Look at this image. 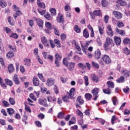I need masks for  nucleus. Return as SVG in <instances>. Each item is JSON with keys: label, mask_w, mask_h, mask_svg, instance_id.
I'll return each instance as SVG.
<instances>
[{"label": "nucleus", "mask_w": 130, "mask_h": 130, "mask_svg": "<svg viewBox=\"0 0 130 130\" xmlns=\"http://www.w3.org/2000/svg\"><path fill=\"white\" fill-rule=\"evenodd\" d=\"M49 11L51 13L52 16H56V10L55 8L50 9Z\"/></svg>", "instance_id": "37"}, {"label": "nucleus", "mask_w": 130, "mask_h": 130, "mask_svg": "<svg viewBox=\"0 0 130 130\" xmlns=\"http://www.w3.org/2000/svg\"><path fill=\"white\" fill-rule=\"evenodd\" d=\"M24 109H25V111L27 112H28L29 113H31V110L30 108V107L29 106H27L26 105H25V108H24Z\"/></svg>", "instance_id": "60"}, {"label": "nucleus", "mask_w": 130, "mask_h": 130, "mask_svg": "<svg viewBox=\"0 0 130 130\" xmlns=\"http://www.w3.org/2000/svg\"><path fill=\"white\" fill-rule=\"evenodd\" d=\"M2 104L3 105L4 107H9L10 104L9 102L7 101H2Z\"/></svg>", "instance_id": "47"}, {"label": "nucleus", "mask_w": 130, "mask_h": 130, "mask_svg": "<svg viewBox=\"0 0 130 130\" xmlns=\"http://www.w3.org/2000/svg\"><path fill=\"white\" fill-rule=\"evenodd\" d=\"M91 80L94 83H98L100 82V78L95 74H92L91 76Z\"/></svg>", "instance_id": "11"}, {"label": "nucleus", "mask_w": 130, "mask_h": 130, "mask_svg": "<svg viewBox=\"0 0 130 130\" xmlns=\"http://www.w3.org/2000/svg\"><path fill=\"white\" fill-rule=\"evenodd\" d=\"M7 113H8L10 116H11L13 114H15V111L13 109H12L11 108H7Z\"/></svg>", "instance_id": "29"}, {"label": "nucleus", "mask_w": 130, "mask_h": 130, "mask_svg": "<svg viewBox=\"0 0 130 130\" xmlns=\"http://www.w3.org/2000/svg\"><path fill=\"white\" fill-rule=\"evenodd\" d=\"M6 56L8 58H12L14 56V54L13 52L10 51L7 53Z\"/></svg>", "instance_id": "43"}, {"label": "nucleus", "mask_w": 130, "mask_h": 130, "mask_svg": "<svg viewBox=\"0 0 130 130\" xmlns=\"http://www.w3.org/2000/svg\"><path fill=\"white\" fill-rule=\"evenodd\" d=\"M41 2H42V0H37V4L38 7L41 9H45L46 8V5L44 3Z\"/></svg>", "instance_id": "12"}, {"label": "nucleus", "mask_w": 130, "mask_h": 130, "mask_svg": "<svg viewBox=\"0 0 130 130\" xmlns=\"http://www.w3.org/2000/svg\"><path fill=\"white\" fill-rule=\"evenodd\" d=\"M108 88L113 89L115 87V84L112 81H109L107 82Z\"/></svg>", "instance_id": "27"}, {"label": "nucleus", "mask_w": 130, "mask_h": 130, "mask_svg": "<svg viewBox=\"0 0 130 130\" xmlns=\"http://www.w3.org/2000/svg\"><path fill=\"white\" fill-rule=\"evenodd\" d=\"M44 18H45L48 20H51L53 19L52 17L50 14V13H46L45 15H44Z\"/></svg>", "instance_id": "42"}, {"label": "nucleus", "mask_w": 130, "mask_h": 130, "mask_svg": "<svg viewBox=\"0 0 130 130\" xmlns=\"http://www.w3.org/2000/svg\"><path fill=\"white\" fill-rule=\"evenodd\" d=\"M123 53H124L126 55H128L130 54V50L127 48H125L123 50Z\"/></svg>", "instance_id": "49"}, {"label": "nucleus", "mask_w": 130, "mask_h": 130, "mask_svg": "<svg viewBox=\"0 0 130 130\" xmlns=\"http://www.w3.org/2000/svg\"><path fill=\"white\" fill-rule=\"evenodd\" d=\"M99 91L100 89L99 88L97 87L94 88V89H92L91 90V93L93 95V96H94V98L93 99V100H94V101H96L99 97Z\"/></svg>", "instance_id": "3"}, {"label": "nucleus", "mask_w": 130, "mask_h": 130, "mask_svg": "<svg viewBox=\"0 0 130 130\" xmlns=\"http://www.w3.org/2000/svg\"><path fill=\"white\" fill-rule=\"evenodd\" d=\"M125 82V77L123 76H121L116 80L117 83H123Z\"/></svg>", "instance_id": "26"}, {"label": "nucleus", "mask_w": 130, "mask_h": 130, "mask_svg": "<svg viewBox=\"0 0 130 130\" xmlns=\"http://www.w3.org/2000/svg\"><path fill=\"white\" fill-rule=\"evenodd\" d=\"M8 71L9 73H14L15 71V68L13 66V64H10L8 66Z\"/></svg>", "instance_id": "30"}, {"label": "nucleus", "mask_w": 130, "mask_h": 130, "mask_svg": "<svg viewBox=\"0 0 130 130\" xmlns=\"http://www.w3.org/2000/svg\"><path fill=\"white\" fill-rule=\"evenodd\" d=\"M113 46H114V45H112L104 43V45H103L104 50H105V51H107V50L110 49Z\"/></svg>", "instance_id": "24"}, {"label": "nucleus", "mask_w": 130, "mask_h": 130, "mask_svg": "<svg viewBox=\"0 0 130 130\" xmlns=\"http://www.w3.org/2000/svg\"><path fill=\"white\" fill-rule=\"evenodd\" d=\"M129 42H130V39L128 38H125L123 41V43H124V44H128Z\"/></svg>", "instance_id": "62"}, {"label": "nucleus", "mask_w": 130, "mask_h": 130, "mask_svg": "<svg viewBox=\"0 0 130 130\" xmlns=\"http://www.w3.org/2000/svg\"><path fill=\"white\" fill-rule=\"evenodd\" d=\"M7 5L5 0H0V6L2 8H6Z\"/></svg>", "instance_id": "34"}, {"label": "nucleus", "mask_w": 130, "mask_h": 130, "mask_svg": "<svg viewBox=\"0 0 130 130\" xmlns=\"http://www.w3.org/2000/svg\"><path fill=\"white\" fill-rule=\"evenodd\" d=\"M53 29H54L55 35H56L58 37H59L60 33H59V30H58V29L56 27H54Z\"/></svg>", "instance_id": "52"}, {"label": "nucleus", "mask_w": 130, "mask_h": 130, "mask_svg": "<svg viewBox=\"0 0 130 130\" xmlns=\"http://www.w3.org/2000/svg\"><path fill=\"white\" fill-rule=\"evenodd\" d=\"M38 103L41 106H43L44 107H48L49 106V105L46 101V99H44V100H42V99H39Z\"/></svg>", "instance_id": "8"}, {"label": "nucleus", "mask_w": 130, "mask_h": 130, "mask_svg": "<svg viewBox=\"0 0 130 130\" xmlns=\"http://www.w3.org/2000/svg\"><path fill=\"white\" fill-rule=\"evenodd\" d=\"M38 11L39 14L42 16L44 15L46 13V10H41L40 9H38Z\"/></svg>", "instance_id": "63"}, {"label": "nucleus", "mask_w": 130, "mask_h": 130, "mask_svg": "<svg viewBox=\"0 0 130 130\" xmlns=\"http://www.w3.org/2000/svg\"><path fill=\"white\" fill-rule=\"evenodd\" d=\"M24 66H26L27 67H30L31 64V60L30 59H28L25 58L23 60Z\"/></svg>", "instance_id": "22"}, {"label": "nucleus", "mask_w": 130, "mask_h": 130, "mask_svg": "<svg viewBox=\"0 0 130 130\" xmlns=\"http://www.w3.org/2000/svg\"><path fill=\"white\" fill-rule=\"evenodd\" d=\"M83 78L84 79L85 86H88L89 84V82H88V77L87 76H84Z\"/></svg>", "instance_id": "54"}, {"label": "nucleus", "mask_w": 130, "mask_h": 130, "mask_svg": "<svg viewBox=\"0 0 130 130\" xmlns=\"http://www.w3.org/2000/svg\"><path fill=\"white\" fill-rule=\"evenodd\" d=\"M49 43L51 48L54 49L55 47V44L53 40H49Z\"/></svg>", "instance_id": "58"}, {"label": "nucleus", "mask_w": 130, "mask_h": 130, "mask_svg": "<svg viewBox=\"0 0 130 130\" xmlns=\"http://www.w3.org/2000/svg\"><path fill=\"white\" fill-rule=\"evenodd\" d=\"M101 52L99 49L96 50L94 52V57L96 60H98L100 58H101Z\"/></svg>", "instance_id": "10"}, {"label": "nucleus", "mask_w": 130, "mask_h": 130, "mask_svg": "<svg viewBox=\"0 0 130 130\" xmlns=\"http://www.w3.org/2000/svg\"><path fill=\"white\" fill-rule=\"evenodd\" d=\"M73 51L70 52L69 54H68V56L63 58L62 60V62L68 61V60H71L72 57H73Z\"/></svg>", "instance_id": "14"}, {"label": "nucleus", "mask_w": 130, "mask_h": 130, "mask_svg": "<svg viewBox=\"0 0 130 130\" xmlns=\"http://www.w3.org/2000/svg\"><path fill=\"white\" fill-rule=\"evenodd\" d=\"M107 29H108L107 35L109 36L112 37L114 35V32L112 31V28H111V26L110 25L107 26Z\"/></svg>", "instance_id": "15"}, {"label": "nucleus", "mask_w": 130, "mask_h": 130, "mask_svg": "<svg viewBox=\"0 0 130 130\" xmlns=\"http://www.w3.org/2000/svg\"><path fill=\"white\" fill-rule=\"evenodd\" d=\"M62 63L63 66H65L70 71H73L74 68H75L76 63L73 62H69L67 61H62Z\"/></svg>", "instance_id": "1"}, {"label": "nucleus", "mask_w": 130, "mask_h": 130, "mask_svg": "<svg viewBox=\"0 0 130 130\" xmlns=\"http://www.w3.org/2000/svg\"><path fill=\"white\" fill-rule=\"evenodd\" d=\"M77 102L79 104V105H82L84 104V101L81 99V96H78L77 99Z\"/></svg>", "instance_id": "32"}, {"label": "nucleus", "mask_w": 130, "mask_h": 130, "mask_svg": "<svg viewBox=\"0 0 130 130\" xmlns=\"http://www.w3.org/2000/svg\"><path fill=\"white\" fill-rule=\"evenodd\" d=\"M38 77L41 80V81H42L43 82H46V80L43 77V76L42 74H38Z\"/></svg>", "instance_id": "51"}, {"label": "nucleus", "mask_w": 130, "mask_h": 130, "mask_svg": "<svg viewBox=\"0 0 130 130\" xmlns=\"http://www.w3.org/2000/svg\"><path fill=\"white\" fill-rule=\"evenodd\" d=\"M115 31H116V32L118 33L119 35H121L122 36H124L126 35L124 30L119 29L117 27L115 28Z\"/></svg>", "instance_id": "21"}, {"label": "nucleus", "mask_w": 130, "mask_h": 130, "mask_svg": "<svg viewBox=\"0 0 130 130\" xmlns=\"http://www.w3.org/2000/svg\"><path fill=\"white\" fill-rule=\"evenodd\" d=\"M83 37H84L85 39L89 38V34L88 33V31H87V29L86 28L83 30Z\"/></svg>", "instance_id": "28"}, {"label": "nucleus", "mask_w": 130, "mask_h": 130, "mask_svg": "<svg viewBox=\"0 0 130 130\" xmlns=\"http://www.w3.org/2000/svg\"><path fill=\"white\" fill-rule=\"evenodd\" d=\"M10 38H13L15 39H17L19 38V36L16 33H12L10 35Z\"/></svg>", "instance_id": "55"}, {"label": "nucleus", "mask_w": 130, "mask_h": 130, "mask_svg": "<svg viewBox=\"0 0 130 130\" xmlns=\"http://www.w3.org/2000/svg\"><path fill=\"white\" fill-rule=\"evenodd\" d=\"M9 101L10 103V105H14L16 104L14 99L12 98H10L9 100Z\"/></svg>", "instance_id": "61"}, {"label": "nucleus", "mask_w": 130, "mask_h": 130, "mask_svg": "<svg viewBox=\"0 0 130 130\" xmlns=\"http://www.w3.org/2000/svg\"><path fill=\"white\" fill-rule=\"evenodd\" d=\"M129 73V71H127V70L122 71V74L126 78H127L130 76Z\"/></svg>", "instance_id": "44"}, {"label": "nucleus", "mask_w": 130, "mask_h": 130, "mask_svg": "<svg viewBox=\"0 0 130 130\" xmlns=\"http://www.w3.org/2000/svg\"><path fill=\"white\" fill-rule=\"evenodd\" d=\"M32 83H34V86H38L40 85V82L39 79L36 77H34L32 78Z\"/></svg>", "instance_id": "25"}, {"label": "nucleus", "mask_w": 130, "mask_h": 130, "mask_svg": "<svg viewBox=\"0 0 130 130\" xmlns=\"http://www.w3.org/2000/svg\"><path fill=\"white\" fill-rule=\"evenodd\" d=\"M117 3L120 6H124L126 5V3L122 0H117Z\"/></svg>", "instance_id": "33"}, {"label": "nucleus", "mask_w": 130, "mask_h": 130, "mask_svg": "<svg viewBox=\"0 0 130 130\" xmlns=\"http://www.w3.org/2000/svg\"><path fill=\"white\" fill-rule=\"evenodd\" d=\"M105 44H109L114 46V43L113 40L110 37H107L106 39V42H105Z\"/></svg>", "instance_id": "19"}, {"label": "nucleus", "mask_w": 130, "mask_h": 130, "mask_svg": "<svg viewBox=\"0 0 130 130\" xmlns=\"http://www.w3.org/2000/svg\"><path fill=\"white\" fill-rule=\"evenodd\" d=\"M45 26L47 28H48L49 30H51L52 24H51L50 22H46L45 23Z\"/></svg>", "instance_id": "57"}, {"label": "nucleus", "mask_w": 130, "mask_h": 130, "mask_svg": "<svg viewBox=\"0 0 130 130\" xmlns=\"http://www.w3.org/2000/svg\"><path fill=\"white\" fill-rule=\"evenodd\" d=\"M76 91V89L75 88H72L70 89L69 92L68 91L67 92V94H68V97L70 98V99L73 100L74 99V93Z\"/></svg>", "instance_id": "6"}, {"label": "nucleus", "mask_w": 130, "mask_h": 130, "mask_svg": "<svg viewBox=\"0 0 130 130\" xmlns=\"http://www.w3.org/2000/svg\"><path fill=\"white\" fill-rule=\"evenodd\" d=\"M110 89V88H108L106 89H103V93L106 94H110L111 93V91Z\"/></svg>", "instance_id": "46"}, {"label": "nucleus", "mask_w": 130, "mask_h": 130, "mask_svg": "<svg viewBox=\"0 0 130 130\" xmlns=\"http://www.w3.org/2000/svg\"><path fill=\"white\" fill-rule=\"evenodd\" d=\"M64 117V113L62 112H59L57 115V117L58 118L63 119Z\"/></svg>", "instance_id": "48"}, {"label": "nucleus", "mask_w": 130, "mask_h": 130, "mask_svg": "<svg viewBox=\"0 0 130 130\" xmlns=\"http://www.w3.org/2000/svg\"><path fill=\"white\" fill-rule=\"evenodd\" d=\"M53 42H54L55 44L56 45V47L58 48H60V47H61V45H60V41L58 39H55L53 41Z\"/></svg>", "instance_id": "31"}, {"label": "nucleus", "mask_w": 130, "mask_h": 130, "mask_svg": "<svg viewBox=\"0 0 130 130\" xmlns=\"http://www.w3.org/2000/svg\"><path fill=\"white\" fill-rule=\"evenodd\" d=\"M89 15L91 16L92 19H95L96 16H101L102 15V12L101 10H94L93 13L89 12Z\"/></svg>", "instance_id": "4"}, {"label": "nucleus", "mask_w": 130, "mask_h": 130, "mask_svg": "<svg viewBox=\"0 0 130 130\" xmlns=\"http://www.w3.org/2000/svg\"><path fill=\"white\" fill-rule=\"evenodd\" d=\"M0 84L2 88L4 89L7 88V85L4 82H3V80L2 77H0Z\"/></svg>", "instance_id": "41"}, {"label": "nucleus", "mask_w": 130, "mask_h": 130, "mask_svg": "<svg viewBox=\"0 0 130 130\" xmlns=\"http://www.w3.org/2000/svg\"><path fill=\"white\" fill-rule=\"evenodd\" d=\"M114 40L117 46H119L121 44V40L119 37L115 36L114 37Z\"/></svg>", "instance_id": "18"}, {"label": "nucleus", "mask_w": 130, "mask_h": 130, "mask_svg": "<svg viewBox=\"0 0 130 130\" xmlns=\"http://www.w3.org/2000/svg\"><path fill=\"white\" fill-rule=\"evenodd\" d=\"M36 21H37V23L40 28H43V21L42 19H41L40 18L36 19Z\"/></svg>", "instance_id": "20"}, {"label": "nucleus", "mask_w": 130, "mask_h": 130, "mask_svg": "<svg viewBox=\"0 0 130 130\" xmlns=\"http://www.w3.org/2000/svg\"><path fill=\"white\" fill-rule=\"evenodd\" d=\"M61 59L62 56L58 53H55L54 63L56 67L59 68L60 67V61Z\"/></svg>", "instance_id": "2"}, {"label": "nucleus", "mask_w": 130, "mask_h": 130, "mask_svg": "<svg viewBox=\"0 0 130 130\" xmlns=\"http://www.w3.org/2000/svg\"><path fill=\"white\" fill-rule=\"evenodd\" d=\"M54 82L55 80H54L53 78H49L48 80H47L46 85L50 87L54 85Z\"/></svg>", "instance_id": "17"}, {"label": "nucleus", "mask_w": 130, "mask_h": 130, "mask_svg": "<svg viewBox=\"0 0 130 130\" xmlns=\"http://www.w3.org/2000/svg\"><path fill=\"white\" fill-rule=\"evenodd\" d=\"M74 31L78 34L81 33V29L78 26V25H75L74 26Z\"/></svg>", "instance_id": "38"}, {"label": "nucleus", "mask_w": 130, "mask_h": 130, "mask_svg": "<svg viewBox=\"0 0 130 130\" xmlns=\"http://www.w3.org/2000/svg\"><path fill=\"white\" fill-rule=\"evenodd\" d=\"M78 67L80 68L82 70H85L86 68V66L82 63H79L78 64Z\"/></svg>", "instance_id": "56"}, {"label": "nucleus", "mask_w": 130, "mask_h": 130, "mask_svg": "<svg viewBox=\"0 0 130 130\" xmlns=\"http://www.w3.org/2000/svg\"><path fill=\"white\" fill-rule=\"evenodd\" d=\"M102 59L106 64H109L111 62L110 57L107 54L103 55Z\"/></svg>", "instance_id": "5"}, {"label": "nucleus", "mask_w": 130, "mask_h": 130, "mask_svg": "<svg viewBox=\"0 0 130 130\" xmlns=\"http://www.w3.org/2000/svg\"><path fill=\"white\" fill-rule=\"evenodd\" d=\"M47 99L48 100V102H53L54 104L56 102V99L55 96H48Z\"/></svg>", "instance_id": "23"}, {"label": "nucleus", "mask_w": 130, "mask_h": 130, "mask_svg": "<svg viewBox=\"0 0 130 130\" xmlns=\"http://www.w3.org/2000/svg\"><path fill=\"white\" fill-rule=\"evenodd\" d=\"M117 26L118 28H122L124 26V24L123 22H117Z\"/></svg>", "instance_id": "64"}, {"label": "nucleus", "mask_w": 130, "mask_h": 130, "mask_svg": "<svg viewBox=\"0 0 130 130\" xmlns=\"http://www.w3.org/2000/svg\"><path fill=\"white\" fill-rule=\"evenodd\" d=\"M13 81L16 85H19L20 84L19 77L18 75L15 74L13 76Z\"/></svg>", "instance_id": "16"}, {"label": "nucleus", "mask_w": 130, "mask_h": 130, "mask_svg": "<svg viewBox=\"0 0 130 130\" xmlns=\"http://www.w3.org/2000/svg\"><path fill=\"white\" fill-rule=\"evenodd\" d=\"M7 20L8 21V22L9 23L10 25H14L15 22L13 20H12V18L11 16H9L8 18H7Z\"/></svg>", "instance_id": "35"}, {"label": "nucleus", "mask_w": 130, "mask_h": 130, "mask_svg": "<svg viewBox=\"0 0 130 130\" xmlns=\"http://www.w3.org/2000/svg\"><path fill=\"white\" fill-rule=\"evenodd\" d=\"M91 64L93 68H95L96 69H99V68H100L99 64L98 63H96L95 62H94V61H91Z\"/></svg>", "instance_id": "53"}, {"label": "nucleus", "mask_w": 130, "mask_h": 130, "mask_svg": "<svg viewBox=\"0 0 130 130\" xmlns=\"http://www.w3.org/2000/svg\"><path fill=\"white\" fill-rule=\"evenodd\" d=\"M41 42H42L44 46L46 47H50V44L48 43L47 40L45 37H43L42 38H41Z\"/></svg>", "instance_id": "13"}, {"label": "nucleus", "mask_w": 130, "mask_h": 130, "mask_svg": "<svg viewBox=\"0 0 130 130\" xmlns=\"http://www.w3.org/2000/svg\"><path fill=\"white\" fill-rule=\"evenodd\" d=\"M112 101H113V105L114 106H116V102L118 101L117 98L116 96H113L112 98Z\"/></svg>", "instance_id": "59"}, {"label": "nucleus", "mask_w": 130, "mask_h": 130, "mask_svg": "<svg viewBox=\"0 0 130 130\" xmlns=\"http://www.w3.org/2000/svg\"><path fill=\"white\" fill-rule=\"evenodd\" d=\"M62 99L64 102H66V103H70V97H69L67 95L63 96L62 98Z\"/></svg>", "instance_id": "39"}, {"label": "nucleus", "mask_w": 130, "mask_h": 130, "mask_svg": "<svg viewBox=\"0 0 130 130\" xmlns=\"http://www.w3.org/2000/svg\"><path fill=\"white\" fill-rule=\"evenodd\" d=\"M5 82H6V84L7 85H9L10 87L13 85V83L12 82V81L11 80H9L8 79H5Z\"/></svg>", "instance_id": "36"}, {"label": "nucleus", "mask_w": 130, "mask_h": 130, "mask_svg": "<svg viewBox=\"0 0 130 130\" xmlns=\"http://www.w3.org/2000/svg\"><path fill=\"white\" fill-rule=\"evenodd\" d=\"M76 113L78 116H80V118H83L84 117V115L81 110L77 109L76 110Z\"/></svg>", "instance_id": "45"}, {"label": "nucleus", "mask_w": 130, "mask_h": 130, "mask_svg": "<svg viewBox=\"0 0 130 130\" xmlns=\"http://www.w3.org/2000/svg\"><path fill=\"white\" fill-rule=\"evenodd\" d=\"M108 6V2L106 0L102 1V6L103 8L107 7Z\"/></svg>", "instance_id": "50"}, {"label": "nucleus", "mask_w": 130, "mask_h": 130, "mask_svg": "<svg viewBox=\"0 0 130 130\" xmlns=\"http://www.w3.org/2000/svg\"><path fill=\"white\" fill-rule=\"evenodd\" d=\"M113 15L117 19H120L122 18V14L117 11H113Z\"/></svg>", "instance_id": "7"}, {"label": "nucleus", "mask_w": 130, "mask_h": 130, "mask_svg": "<svg viewBox=\"0 0 130 130\" xmlns=\"http://www.w3.org/2000/svg\"><path fill=\"white\" fill-rule=\"evenodd\" d=\"M85 98L88 101H90L92 98V95L90 93H86L85 94Z\"/></svg>", "instance_id": "40"}, {"label": "nucleus", "mask_w": 130, "mask_h": 130, "mask_svg": "<svg viewBox=\"0 0 130 130\" xmlns=\"http://www.w3.org/2000/svg\"><path fill=\"white\" fill-rule=\"evenodd\" d=\"M56 19H57V21L58 23L64 24V17H63V15L61 14H60V13H59V14H58V16H57Z\"/></svg>", "instance_id": "9"}]
</instances>
